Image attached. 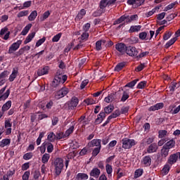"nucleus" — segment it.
<instances>
[{"label":"nucleus","mask_w":180,"mask_h":180,"mask_svg":"<svg viewBox=\"0 0 180 180\" xmlns=\"http://www.w3.org/2000/svg\"><path fill=\"white\" fill-rule=\"evenodd\" d=\"M115 107L110 104L108 106L104 108V111H101L100 113L97 115V118L95 120V124H101L106 117V115H110L113 112Z\"/></svg>","instance_id":"obj_1"},{"label":"nucleus","mask_w":180,"mask_h":180,"mask_svg":"<svg viewBox=\"0 0 180 180\" xmlns=\"http://www.w3.org/2000/svg\"><path fill=\"white\" fill-rule=\"evenodd\" d=\"M68 78V77L65 75L62 76V77L55 76L51 84V89L53 91H56V89L60 88V85L64 84L65 81H67Z\"/></svg>","instance_id":"obj_2"},{"label":"nucleus","mask_w":180,"mask_h":180,"mask_svg":"<svg viewBox=\"0 0 180 180\" xmlns=\"http://www.w3.org/2000/svg\"><path fill=\"white\" fill-rule=\"evenodd\" d=\"M52 165L55 168V174L58 176L61 174L63 168H64V160L61 158H58L52 162Z\"/></svg>","instance_id":"obj_3"},{"label":"nucleus","mask_w":180,"mask_h":180,"mask_svg":"<svg viewBox=\"0 0 180 180\" xmlns=\"http://www.w3.org/2000/svg\"><path fill=\"white\" fill-rule=\"evenodd\" d=\"M122 148H124V150H130L131 147L137 144V143H136V141L134 139H130L129 138H124L122 140Z\"/></svg>","instance_id":"obj_4"},{"label":"nucleus","mask_w":180,"mask_h":180,"mask_svg":"<svg viewBox=\"0 0 180 180\" xmlns=\"http://www.w3.org/2000/svg\"><path fill=\"white\" fill-rule=\"evenodd\" d=\"M180 160V153L177 152L176 153H173L170 155L167 159V164H169V165H174V164H176L178 161Z\"/></svg>","instance_id":"obj_5"},{"label":"nucleus","mask_w":180,"mask_h":180,"mask_svg":"<svg viewBox=\"0 0 180 180\" xmlns=\"http://www.w3.org/2000/svg\"><path fill=\"white\" fill-rule=\"evenodd\" d=\"M120 115H121L120 110H115L114 112H112L110 116H108L105 122L101 125V127H105L106 125L110 123V120H112V119H116V117H119Z\"/></svg>","instance_id":"obj_6"},{"label":"nucleus","mask_w":180,"mask_h":180,"mask_svg":"<svg viewBox=\"0 0 180 180\" xmlns=\"http://www.w3.org/2000/svg\"><path fill=\"white\" fill-rule=\"evenodd\" d=\"M126 54L129 56V57H136L137 58V56L139 55V50L135 46H127Z\"/></svg>","instance_id":"obj_7"},{"label":"nucleus","mask_w":180,"mask_h":180,"mask_svg":"<svg viewBox=\"0 0 180 180\" xmlns=\"http://www.w3.org/2000/svg\"><path fill=\"white\" fill-rule=\"evenodd\" d=\"M68 94V88L63 87L60 89L59 91H56L55 94L56 99H61V98H64Z\"/></svg>","instance_id":"obj_8"},{"label":"nucleus","mask_w":180,"mask_h":180,"mask_svg":"<svg viewBox=\"0 0 180 180\" xmlns=\"http://www.w3.org/2000/svg\"><path fill=\"white\" fill-rule=\"evenodd\" d=\"M102 143V140L101 139H93L91 141H89L87 144V147L89 148H91L92 147H96V148H102V145L101 144Z\"/></svg>","instance_id":"obj_9"},{"label":"nucleus","mask_w":180,"mask_h":180,"mask_svg":"<svg viewBox=\"0 0 180 180\" xmlns=\"http://www.w3.org/2000/svg\"><path fill=\"white\" fill-rule=\"evenodd\" d=\"M115 49L122 56H123L124 54H126L127 46H126L124 43H118L115 44Z\"/></svg>","instance_id":"obj_10"},{"label":"nucleus","mask_w":180,"mask_h":180,"mask_svg":"<svg viewBox=\"0 0 180 180\" xmlns=\"http://www.w3.org/2000/svg\"><path fill=\"white\" fill-rule=\"evenodd\" d=\"M22 44V40H18L16 42L13 43L8 49V54H12L13 51H16Z\"/></svg>","instance_id":"obj_11"},{"label":"nucleus","mask_w":180,"mask_h":180,"mask_svg":"<svg viewBox=\"0 0 180 180\" xmlns=\"http://www.w3.org/2000/svg\"><path fill=\"white\" fill-rule=\"evenodd\" d=\"M142 165L144 167H150L151 166V162H152V159L151 156L150 155H146L143 157L141 161Z\"/></svg>","instance_id":"obj_12"},{"label":"nucleus","mask_w":180,"mask_h":180,"mask_svg":"<svg viewBox=\"0 0 180 180\" xmlns=\"http://www.w3.org/2000/svg\"><path fill=\"white\" fill-rule=\"evenodd\" d=\"M158 150V145L157 143H153L147 148V153L148 154H153V153H157Z\"/></svg>","instance_id":"obj_13"},{"label":"nucleus","mask_w":180,"mask_h":180,"mask_svg":"<svg viewBox=\"0 0 180 180\" xmlns=\"http://www.w3.org/2000/svg\"><path fill=\"white\" fill-rule=\"evenodd\" d=\"M78 103H79V99L75 96H73L69 104V109L72 110L74 108H77V106H78Z\"/></svg>","instance_id":"obj_14"},{"label":"nucleus","mask_w":180,"mask_h":180,"mask_svg":"<svg viewBox=\"0 0 180 180\" xmlns=\"http://www.w3.org/2000/svg\"><path fill=\"white\" fill-rule=\"evenodd\" d=\"M18 74H19V69L18 68H14L8 78V81L10 82H13V81H15V78L18 77Z\"/></svg>","instance_id":"obj_15"},{"label":"nucleus","mask_w":180,"mask_h":180,"mask_svg":"<svg viewBox=\"0 0 180 180\" xmlns=\"http://www.w3.org/2000/svg\"><path fill=\"white\" fill-rule=\"evenodd\" d=\"M101 175V170L98 167H94L90 172V176H94V178H99Z\"/></svg>","instance_id":"obj_16"},{"label":"nucleus","mask_w":180,"mask_h":180,"mask_svg":"<svg viewBox=\"0 0 180 180\" xmlns=\"http://www.w3.org/2000/svg\"><path fill=\"white\" fill-rule=\"evenodd\" d=\"M49 66H44L43 68L38 69L37 75L39 77H41V75H46L49 74Z\"/></svg>","instance_id":"obj_17"},{"label":"nucleus","mask_w":180,"mask_h":180,"mask_svg":"<svg viewBox=\"0 0 180 180\" xmlns=\"http://www.w3.org/2000/svg\"><path fill=\"white\" fill-rule=\"evenodd\" d=\"M169 154V149L168 148H166L165 146H163L162 149L160 150L161 158H167Z\"/></svg>","instance_id":"obj_18"},{"label":"nucleus","mask_w":180,"mask_h":180,"mask_svg":"<svg viewBox=\"0 0 180 180\" xmlns=\"http://www.w3.org/2000/svg\"><path fill=\"white\" fill-rule=\"evenodd\" d=\"M122 96L120 99V102H126L129 98H130V92L129 90H123Z\"/></svg>","instance_id":"obj_19"},{"label":"nucleus","mask_w":180,"mask_h":180,"mask_svg":"<svg viewBox=\"0 0 180 180\" xmlns=\"http://www.w3.org/2000/svg\"><path fill=\"white\" fill-rule=\"evenodd\" d=\"M12 106V101H8L6 103H5L2 108H1V112L3 113H5L7 110H9L11 109V107Z\"/></svg>","instance_id":"obj_20"},{"label":"nucleus","mask_w":180,"mask_h":180,"mask_svg":"<svg viewBox=\"0 0 180 180\" xmlns=\"http://www.w3.org/2000/svg\"><path fill=\"white\" fill-rule=\"evenodd\" d=\"M42 146L44 147L46 146L47 153H51L54 150V146H53V143L51 142H44L42 143Z\"/></svg>","instance_id":"obj_21"},{"label":"nucleus","mask_w":180,"mask_h":180,"mask_svg":"<svg viewBox=\"0 0 180 180\" xmlns=\"http://www.w3.org/2000/svg\"><path fill=\"white\" fill-rule=\"evenodd\" d=\"M154 143V137L146 138L142 140L143 146H150Z\"/></svg>","instance_id":"obj_22"},{"label":"nucleus","mask_w":180,"mask_h":180,"mask_svg":"<svg viewBox=\"0 0 180 180\" xmlns=\"http://www.w3.org/2000/svg\"><path fill=\"white\" fill-rule=\"evenodd\" d=\"M34 36H36L35 32L30 33L24 41V44H27V43H30V41H32V40H33V39L34 38Z\"/></svg>","instance_id":"obj_23"},{"label":"nucleus","mask_w":180,"mask_h":180,"mask_svg":"<svg viewBox=\"0 0 180 180\" xmlns=\"http://www.w3.org/2000/svg\"><path fill=\"white\" fill-rule=\"evenodd\" d=\"M141 30V25H131L129 30V33H136Z\"/></svg>","instance_id":"obj_24"},{"label":"nucleus","mask_w":180,"mask_h":180,"mask_svg":"<svg viewBox=\"0 0 180 180\" xmlns=\"http://www.w3.org/2000/svg\"><path fill=\"white\" fill-rule=\"evenodd\" d=\"M163 146L168 148L169 150H171V148H175V140L170 139L165 143V145Z\"/></svg>","instance_id":"obj_25"},{"label":"nucleus","mask_w":180,"mask_h":180,"mask_svg":"<svg viewBox=\"0 0 180 180\" xmlns=\"http://www.w3.org/2000/svg\"><path fill=\"white\" fill-rule=\"evenodd\" d=\"M172 167V165H169V163L167 162L162 169V172L165 174V175H167L168 172H169V170L171 169V167Z\"/></svg>","instance_id":"obj_26"},{"label":"nucleus","mask_w":180,"mask_h":180,"mask_svg":"<svg viewBox=\"0 0 180 180\" xmlns=\"http://www.w3.org/2000/svg\"><path fill=\"white\" fill-rule=\"evenodd\" d=\"M89 178V176H88L85 173H78L76 175V179L77 180H87Z\"/></svg>","instance_id":"obj_27"},{"label":"nucleus","mask_w":180,"mask_h":180,"mask_svg":"<svg viewBox=\"0 0 180 180\" xmlns=\"http://www.w3.org/2000/svg\"><path fill=\"white\" fill-rule=\"evenodd\" d=\"M11 145V139H4L0 141V147L1 148H4V147H6V146Z\"/></svg>","instance_id":"obj_28"},{"label":"nucleus","mask_w":180,"mask_h":180,"mask_svg":"<svg viewBox=\"0 0 180 180\" xmlns=\"http://www.w3.org/2000/svg\"><path fill=\"white\" fill-rule=\"evenodd\" d=\"M9 95H11V90L7 89L4 94L0 95V102L1 101H6L9 98Z\"/></svg>","instance_id":"obj_29"},{"label":"nucleus","mask_w":180,"mask_h":180,"mask_svg":"<svg viewBox=\"0 0 180 180\" xmlns=\"http://www.w3.org/2000/svg\"><path fill=\"white\" fill-rule=\"evenodd\" d=\"M125 65H126V63H124V62H121V63H118L115 68V71H116L117 72L122 71V70H123V68H124Z\"/></svg>","instance_id":"obj_30"},{"label":"nucleus","mask_w":180,"mask_h":180,"mask_svg":"<svg viewBox=\"0 0 180 180\" xmlns=\"http://www.w3.org/2000/svg\"><path fill=\"white\" fill-rule=\"evenodd\" d=\"M30 29H32V24H28L24 28L23 30H22L21 32V34L22 36H26V34L27 33H29V31L30 30Z\"/></svg>","instance_id":"obj_31"},{"label":"nucleus","mask_w":180,"mask_h":180,"mask_svg":"<svg viewBox=\"0 0 180 180\" xmlns=\"http://www.w3.org/2000/svg\"><path fill=\"white\" fill-rule=\"evenodd\" d=\"M113 101H115V94H108V96L104 98V102H106V103H110V102H113Z\"/></svg>","instance_id":"obj_32"},{"label":"nucleus","mask_w":180,"mask_h":180,"mask_svg":"<svg viewBox=\"0 0 180 180\" xmlns=\"http://www.w3.org/2000/svg\"><path fill=\"white\" fill-rule=\"evenodd\" d=\"M126 20V15H122L120 18L117 19L116 20L114 21L113 25H120V23H123Z\"/></svg>","instance_id":"obj_33"},{"label":"nucleus","mask_w":180,"mask_h":180,"mask_svg":"<svg viewBox=\"0 0 180 180\" xmlns=\"http://www.w3.org/2000/svg\"><path fill=\"white\" fill-rule=\"evenodd\" d=\"M47 139H48L49 141H50L51 143H54V141H56V140H57L56 134H54V132H51V133L48 135Z\"/></svg>","instance_id":"obj_34"},{"label":"nucleus","mask_w":180,"mask_h":180,"mask_svg":"<svg viewBox=\"0 0 180 180\" xmlns=\"http://www.w3.org/2000/svg\"><path fill=\"white\" fill-rule=\"evenodd\" d=\"M37 18V11H33L30 15L28 16V20L30 22H33Z\"/></svg>","instance_id":"obj_35"},{"label":"nucleus","mask_w":180,"mask_h":180,"mask_svg":"<svg viewBox=\"0 0 180 180\" xmlns=\"http://www.w3.org/2000/svg\"><path fill=\"white\" fill-rule=\"evenodd\" d=\"M176 40H178V38H176V37H174L172 39H170L165 45V49H169L170 46H172V44H174V43H175V41H176Z\"/></svg>","instance_id":"obj_36"},{"label":"nucleus","mask_w":180,"mask_h":180,"mask_svg":"<svg viewBox=\"0 0 180 180\" xmlns=\"http://www.w3.org/2000/svg\"><path fill=\"white\" fill-rule=\"evenodd\" d=\"M143 172H144V170H143V169H137L134 172L135 179H137V178H140V176L143 175Z\"/></svg>","instance_id":"obj_37"},{"label":"nucleus","mask_w":180,"mask_h":180,"mask_svg":"<svg viewBox=\"0 0 180 180\" xmlns=\"http://www.w3.org/2000/svg\"><path fill=\"white\" fill-rule=\"evenodd\" d=\"M108 5L109 6V4H108V0H101L99 4V8L105 11V8H106Z\"/></svg>","instance_id":"obj_38"},{"label":"nucleus","mask_w":180,"mask_h":180,"mask_svg":"<svg viewBox=\"0 0 180 180\" xmlns=\"http://www.w3.org/2000/svg\"><path fill=\"white\" fill-rule=\"evenodd\" d=\"M138 82H139L138 79L132 80L131 82L127 83L124 86V88H133L136 85V84H137Z\"/></svg>","instance_id":"obj_39"},{"label":"nucleus","mask_w":180,"mask_h":180,"mask_svg":"<svg viewBox=\"0 0 180 180\" xmlns=\"http://www.w3.org/2000/svg\"><path fill=\"white\" fill-rule=\"evenodd\" d=\"M49 160H50V154L45 153L42 155L41 161L43 164H47V162H49Z\"/></svg>","instance_id":"obj_40"},{"label":"nucleus","mask_w":180,"mask_h":180,"mask_svg":"<svg viewBox=\"0 0 180 180\" xmlns=\"http://www.w3.org/2000/svg\"><path fill=\"white\" fill-rule=\"evenodd\" d=\"M175 5H178V1H174L170 4H169L167 6H166L164 8V12H167V11H171V9H172V8H174V6H175Z\"/></svg>","instance_id":"obj_41"},{"label":"nucleus","mask_w":180,"mask_h":180,"mask_svg":"<svg viewBox=\"0 0 180 180\" xmlns=\"http://www.w3.org/2000/svg\"><path fill=\"white\" fill-rule=\"evenodd\" d=\"M85 15H86V11H85V9H82L79 11V13L77 15V19L81 20V19H82V18H84Z\"/></svg>","instance_id":"obj_42"},{"label":"nucleus","mask_w":180,"mask_h":180,"mask_svg":"<svg viewBox=\"0 0 180 180\" xmlns=\"http://www.w3.org/2000/svg\"><path fill=\"white\" fill-rule=\"evenodd\" d=\"M102 13H105V10L100 8L93 13V16L94 18H98V16H101Z\"/></svg>","instance_id":"obj_43"},{"label":"nucleus","mask_w":180,"mask_h":180,"mask_svg":"<svg viewBox=\"0 0 180 180\" xmlns=\"http://www.w3.org/2000/svg\"><path fill=\"white\" fill-rule=\"evenodd\" d=\"M168 134V131L167 130H159L158 131V138L159 139H164L165 136Z\"/></svg>","instance_id":"obj_44"},{"label":"nucleus","mask_w":180,"mask_h":180,"mask_svg":"<svg viewBox=\"0 0 180 180\" xmlns=\"http://www.w3.org/2000/svg\"><path fill=\"white\" fill-rule=\"evenodd\" d=\"M61 36H63V33L61 32L53 36V37L52 38L53 43H57L58 41H59L60 39H61Z\"/></svg>","instance_id":"obj_45"},{"label":"nucleus","mask_w":180,"mask_h":180,"mask_svg":"<svg viewBox=\"0 0 180 180\" xmlns=\"http://www.w3.org/2000/svg\"><path fill=\"white\" fill-rule=\"evenodd\" d=\"M139 39L141 40H148V35L147 34V32H143L139 33Z\"/></svg>","instance_id":"obj_46"},{"label":"nucleus","mask_w":180,"mask_h":180,"mask_svg":"<svg viewBox=\"0 0 180 180\" xmlns=\"http://www.w3.org/2000/svg\"><path fill=\"white\" fill-rule=\"evenodd\" d=\"M74 125H72L68 130L65 131V136H66V137H68V136L74 133Z\"/></svg>","instance_id":"obj_47"},{"label":"nucleus","mask_w":180,"mask_h":180,"mask_svg":"<svg viewBox=\"0 0 180 180\" xmlns=\"http://www.w3.org/2000/svg\"><path fill=\"white\" fill-rule=\"evenodd\" d=\"M27 15H29V11H22L18 13L17 17L23 18V16H27Z\"/></svg>","instance_id":"obj_48"},{"label":"nucleus","mask_w":180,"mask_h":180,"mask_svg":"<svg viewBox=\"0 0 180 180\" xmlns=\"http://www.w3.org/2000/svg\"><path fill=\"white\" fill-rule=\"evenodd\" d=\"M33 158V153H27L23 155V160H25V161H27L29 160H32Z\"/></svg>","instance_id":"obj_49"},{"label":"nucleus","mask_w":180,"mask_h":180,"mask_svg":"<svg viewBox=\"0 0 180 180\" xmlns=\"http://www.w3.org/2000/svg\"><path fill=\"white\" fill-rule=\"evenodd\" d=\"M146 85H147V82L142 81L138 84L136 88H137V89H143L146 88Z\"/></svg>","instance_id":"obj_50"},{"label":"nucleus","mask_w":180,"mask_h":180,"mask_svg":"<svg viewBox=\"0 0 180 180\" xmlns=\"http://www.w3.org/2000/svg\"><path fill=\"white\" fill-rule=\"evenodd\" d=\"M89 147L86 146L84 147L83 149L81 150V151L79 152V155L83 156V155H86V154H88V151H89Z\"/></svg>","instance_id":"obj_51"},{"label":"nucleus","mask_w":180,"mask_h":180,"mask_svg":"<svg viewBox=\"0 0 180 180\" xmlns=\"http://www.w3.org/2000/svg\"><path fill=\"white\" fill-rule=\"evenodd\" d=\"M56 140H61V139H65L67 136L64 132L56 133Z\"/></svg>","instance_id":"obj_52"},{"label":"nucleus","mask_w":180,"mask_h":180,"mask_svg":"<svg viewBox=\"0 0 180 180\" xmlns=\"http://www.w3.org/2000/svg\"><path fill=\"white\" fill-rule=\"evenodd\" d=\"M105 169H106V172L108 175H110L112 174V172H113V169L112 168V165L107 164L105 165Z\"/></svg>","instance_id":"obj_53"},{"label":"nucleus","mask_w":180,"mask_h":180,"mask_svg":"<svg viewBox=\"0 0 180 180\" xmlns=\"http://www.w3.org/2000/svg\"><path fill=\"white\" fill-rule=\"evenodd\" d=\"M144 2H146V0H135V5L134 6V8H139V6H141Z\"/></svg>","instance_id":"obj_54"},{"label":"nucleus","mask_w":180,"mask_h":180,"mask_svg":"<svg viewBox=\"0 0 180 180\" xmlns=\"http://www.w3.org/2000/svg\"><path fill=\"white\" fill-rule=\"evenodd\" d=\"M32 6V1H27L23 3L21 9H25L26 8H30Z\"/></svg>","instance_id":"obj_55"},{"label":"nucleus","mask_w":180,"mask_h":180,"mask_svg":"<svg viewBox=\"0 0 180 180\" xmlns=\"http://www.w3.org/2000/svg\"><path fill=\"white\" fill-rule=\"evenodd\" d=\"M172 36V32L167 31L163 35V40H168Z\"/></svg>","instance_id":"obj_56"},{"label":"nucleus","mask_w":180,"mask_h":180,"mask_svg":"<svg viewBox=\"0 0 180 180\" xmlns=\"http://www.w3.org/2000/svg\"><path fill=\"white\" fill-rule=\"evenodd\" d=\"M44 41H46V38L45 37H43L41 39H40L39 40H38L36 43V47H40V46H41V44H43V43H44Z\"/></svg>","instance_id":"obj_57"},{"label":"nucleus","mask_w":180,"mask_h":180,"mask_svg":"<svg viewBox=\"0 0 180 180\" xmlns=\"http://www.w3.org/2000/svg\"><path fill=\"white\" fill-rule=\"evenodd\" d=\"M8 75H9V72H8V70H4L0 74V79H5Z\"/></svg>","instance_id":"obj_58"},{"label":"nucleus","mask_w":180,"mask_h":180,"mask_svg":"<svg viewBox=\"0 0 180 180\" xmlns=\"http://www.w3.org/2000/svg\"><path fill=\"white\" fill-rule=\"evenodd\" d=\"M30 176V172L26 171L23 174L22 176V180H29Z\"/></svg>","instance_id":"obj_59"},{"label":"nucleus","mask_w":180,"mask_h":180,"mask_svg":"<svg viewBox=\"0 0 180 180\" xmlns=\"http://www.w3.org/2000/svg\"><path fill=\"white\" fill-rule=\"evenodd\" d=\"M145 67H146L145 63H141L138 67L136 68L135 70L137 72H140V71H143V70H144Z\"/></svg>","instance_id":"obj_60"},{"label":"nucleus","mask_w":180,"mask_h":180,"mask_svg":"<svg viewBox=\"0 0 180 180\" xmlns=\"http://www.w3.org/2000/svg\"><path fill=\"white\" fill-rule=\"evenodd\" d=\"M176 85H178V83L176 82H172V85L169 87L170 92H174L175 89H176Z\"/></svg>","instance_id":"obj_61"},{"label":"nucleus","mask_w":180,"mask_h":180,"mask_svg":"<svg viewBox=\"0 0 180 180\" xmlns=\"http://www.w3.org/2000/svg\"><path fill=\"white\" fill-rule=\"evenodd\" d=\"M101 148H95L92 152L93 157H96V155H98V154H99V153H101Z\"/></svg>","instance_id":"obj_62"},{"label":"nucleus","mask_w":180,"mask_h":180,"mask_svg":"<svg viewBox=\"0 0 180 180\" xmlns=\"http://www.w3.org/2000/svg\"><path fill=\"white\" fill-rule=\"evenodd\" d=\"M89 81L88 79L83 80L80 84V89H84L86 85H88V83Z\"/></svg>","instance_id":"obj_63"},{"label":"nucleus","mask_w":180,"mask_h":180,"mask_svg":"<svg viewBox=\"0 0 180 180\" xmlns=\"http://www.w3.org/2000/svg\"><path fill=\"white\" fill-rule=\"evenodd\" d=\"M51 122H52V126H57V124H58L59 120L57 117H53V118L51 119Z\"/></svg>","instance_id":"obj_64"}]
</instances>
